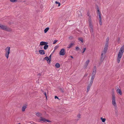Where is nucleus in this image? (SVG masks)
Returning a JSON list of instances; mask_svg holds the SVG:
<instances>
[{
	"label": "nucleus",
	"mask_w": 124,
	"mask_h": 124,
	"mask_svg": "<svg viewBox=\"0 0 124 124\" xmlns=\"http://www.w3.org/2000/svg\"><path fill=\"white\" fill-rule=\"evenodd\" d=\"M124 52V45L122 46L120 48L119 53L118 55L117 58V62L119 63L120 62L121 58L123 55V53Z\"/></svg>",
	"instance_id": "1"
},
{
	"label": "nucleus",
	"mask_w": 124,
	"mask_h": 124,
	"mask_svg": "<svg viewBox=\"0 0 124 124\" xmlns=\"http://www.w3.org/2000/svg\"><path fill=\"white\" fill-rule=\"evenodd\" d=\"M0 29L8 32H11L12 31L11 29L9 28L6 25L0 24Z\"/></svg>",
	"instance_id": "2"
},
{
	"label": "nucleus",
	"mask_w": 124,
	"mask_h": 124,
	"mask_svg": "<svg viewBox=\"0 0 124 124\" xmlns=\"http://www.w3.org/2000/svg\"><path fill=\"white\" fill-rule=\"evenodd\" d=\"M112 103L113 106L115 107L116 109L117 108V105L116 102L114 92H113L112 94Z\"/></svg>",
	"instance_id": "3"
},
{
	"label": "nucleus",
	"mask_w": 124,
	"mask_h": 124,
	"mask_svg": "<svg viewBox=\"0 0 124 124\" xmlns=\"http://www.w3.org/2000/svg\"><path fill=\"white\" fill-rule=\"evenodd\" d=\"M10 47L9 46L7 47L5 49L6 53L5 56L7 59H8L9 57V55L10 53Z\"/></svg>",
	"instance_id": "4"
},
{
	"label": "nucleus",
	"mask_w": 124,
	"mask_h": 124,
	"mask_svg": "<svg viewBox=\"0 0 124 124\" xmlns=\"http://www.w3.org/2000/svg\"><path fill=\"white\" fill-rule=\"evenodd\" d=\"M105 57V54H103V53H102L101 54V59H100V64H101L103 62L104 60Z\"/></svg>",
	"instance_id": "5"
},
{
	"label": "nucleus",
	"mask_w": 124,
	"mask_h": 124,
	"mask_svg": "<svg viewBox=\"0 0 124 124\" xmlns=\"http://www.w3.org/2000/svg\"><path fill=\"white\" fill-rule=\"evenodd\" d=\"M87 15L88 17V23L92 22L91 16L90 15L89 12V11L87 12Z\"/></svg>",
	"instance_id": "6"
},
{
	"label": "nucleus",
	"mask_w": 124,
	"mask_h": 124,
	"mask_svg": "<svg viewBox=\"0 0 124 124\" xmlns=\"http://www.w3.org/2000/svg\"><path fill=\"white\" fill-rule=\"evenodd\" d=\"M88 84L87 87V92H88L89 91L90 88H91L92 84L93 83H91V82H89V83L88 82Z\"/></svg>",
	"instance_id": "7"
},
{
	"label": "nucleus",
	"mask_w": 124,
	"mask_h": 124,
	"mask_svg": "<svg viewBox=\"0 0 124 124\" xmlns=\"http://www.w3.org/2000/svg\"><path fill=\"white\" fill-rule=\"evenodd\" d=\"M65 49H62L60 52L59 54L60 55H65Z\"/></svg>",
	"instance_id": "8"
},
{
	"label": "nucleus",
	"mask_w": 124,
	"mask_h": 124,
	"mask_svg": "<svg viewBox=\"0 0 124 124\" xmlns=\"http://www.w3.org/2000/svg\"><path fill=\"white\" fill-rule=\"evenodd\" d=\"M88 23L89 26L91 28L90 30V31L92 32H93V30L92 22L89 23Z\"/></svg>",
	"instance_id": "9"
},
{
	"label": "nucleus",
	"mask_w": 124,
	"mask_h": 124,
	"mask_svg": "<svg viewBox=\"0 0 124 124\" xmlns=\"http://www.w3.org/2000/svg\"><path fill=\"white\" fill-rule=\"evenodd\" d=\"M39 54L41 55H44L45 54V51L43 50H40L39 51Z\"/></svg>",
	"instance_id": "10"
},
{
	"label": "nucleus",
	"mask_w": 124,
	"mask_h": 124,
	"mask_svg": "<svg viewBox=\"0 0 124 124\" xmlns=\"http://www.w3.org/2000/svg\"><path fill=\"white\" fill-rule=\"evenodd\" d=\"M48 43L44 41H41L40 42V45L41 46L45 45H47L48 44Z\"/></svg>",
	"instance_id": "11"
},
{
	"label": "nucleus",
	"mask_w": 124,
	"mask_h": 124,
	"mask_svg": "<svg viewBox=\"0 0 124 124\" xmlns=\"http://www.w3.org/2000/svg\"><path fill=\"white\" fill-rule=\"evenodd\" d=\"M116 92L117 93H119L120 95L122 94V92L121 90L119 89H118L116 90Z\"/></svg>",
	"instance_id": "12"
},
{
	"label": "nucleus",
	"mask_w": 124,
	"mask_h": 124,
	"mask_svg": "<svg viewBox=\"0 0 124 124\" xmlns=\"http://www.w3.org/2000/svg\"><path fill=\"white\" fill-rule=\"evenodd\" d=\"M95 77V76L92 75L91 80L89 82L93 83Z\"/></svg>",
	"instance_id": "13"
},
{
	"label": "nucleus",
	"mask_w": 124,
	"mask_h": 124,
	"mask_svg": "<svg viewBox=\"0 0 124 124\" xmlns=\"http://www.w3.org/2000/svg\"><path fill=\"white\" fill-rule=\"evenodd\" d=\"M27 108V106L26 105L23 106L22 108V111L23 112L24 111H25V109Z\"/></svg>",
	"instance_id": "14"
},
{
	"label": "nucleus",
	"mask_w": 124,
	"mask_h": 124,
	"mask_svg": "<svg viewBox=\"0 0 124 124\" xmlns=\"http://www.w3.org/2000/svg\"><path fill=\"white\" fill-rule=\"evenodd\" d=\"M43 59L44 60H46L48 64H49V62H49V59H48V57L46 56V57H45V58H44Z\"/></svg>",
	"instance_id": "15"
},
{
	"label": "nucleus",
	"mask_w": 124,
	"mask_h": 124,
	"mask_svg": "<svg viewBox=\"0 0 124 124\" xmlns=\"http://www.w3.org/2000/svg\"><path fill=\"white\" fill-rule=\"evenodd\" d=\"M40 121H42L44 122H46V119L42 117H40Z\"/></svg>",
	"instance_id": "16"
},
{
	"label": "nucleus",
	"mask_w": 124,
	"mask_h": 124,
	"mask_svg": "<svg viewBox=\"0 0 124 124\" xmlns=\"http://www.w3.org/2000/svg\"><path fill=\"white\" fill-rule=\"evenodd\" d=\"M52 54H51L48 57V59L49 60V62H49V64H50L51 63V60Z\"/></svg>",
	"instance_id": "17"
},
{
	"label": "nucleus",
	"mask_w": 124,
	"mask_h": 124,
	"mask_svg": "<svg viewBox=\"0 0 124 124\" xmlns=\"http://www.w3.org/2000/svg\"><path fill=\"white\" fill-rule=\"evenodd\" d=\"M36 115L38 117L41 116L42 115V114L39 112L36 113Z\"/></svg>",
	"instance_id": "18"
},
{
	"label": "nucleus",
	"mask_w": 124,
	"mask_h": 124,
	"mask_svg": "<svg viewBox=\"0 0 124 124\" xmlns=\"http://www.w3.org/2000/svg\"><path fill=\"white\" fill-rule=\"evenodd\" d=\"M77 117H78V119L76 120L78 121L81 118V115L80 114H78L77 115Z\"/></svg>",
	"instance_id": "19"
},
{
	"label": "nucleus",
	"mask_w": 124,
	"mask_h": 124,
	"mask_svg": "<svg viewBox=\"0 0 124 124\" xmlns=\"http://www.w3.org/2000/svg\"><path fill=\"white\" fill-rule=\"evenodd\" d=\"M109 40V38L108 37L107 38L106 40V42L105 45H108V41Z\"/></svg>",
	"instance_id": "20"
},
{
	"label": "nucleus",
	"mask_w": 124,
	"mask_h": 124,
	"mask_svg": "<svg viewBox=\"0 0 124 124\" xmlns=\"http://www.w3.org/2000/svg\"><path fill=\"white\" fill-rule=\"evenodd\" d=\"M49 28L48 27H47V28L45 29L44 30V33H46L48 31L49 29Z\"/></svg>",
	"instance_id": "21"
},
{
	"label": "nucleus",
	"mask_w": 124,
	"mask_h": 124,
	"mask_svg": "<svg viewBox=\"0 0 124 124\" xmlns=\"http://www.w3.org/2000/svg\"><path fill=\"white\" fill-rule=\"evenodd\" d=\"M55 66L57 68H59L60 67V65L59 63H56Z\"/></svg>",
	"instance_id": "22"
},
{
	"label": "nucleus",
	"mask_w": 124,
	"mask_h": 124,
	"mask_svg": "<svg viewBox=\"0 0 124 124\" xmlns=\"http://www.w3.org/2000/svg\"><path fill=\"white\" fill-rule=\"evenodd\" d=\"M108 45H105L104 47V49L107 51V50H108Z\"/></svg>",
	"instance_id": "23"
},
{
	"label": "nucleus",
	"mask_w": 124,
	"mask_h": 124,
	"mask_svg": "<svg viewBox=\"0 0 124 124\" xmlns=\"http://www.w3.org/2000/svg\"><path fill=\"white\" fill-rule=\"evenodd\" d=\"M48 45H45L44 46V49L45 50L48 47Z\"/></svg>",
	"instance_id": "24"
},
{
	"label": "nucleus",
	"mask_w": 124,
	"mask_h": 124,
	"mask_svg": "<svg viewBox=\"0 0 124 124\" xmlns=\"http://www.w3.org/2000/svg\"><path fill=\"white\" fill-rule=\"evenodd\" d=\"M89 62L90 61L89 60H88L86 62V67L88 65Z\"/></svg>",
	"instance_id": "25"
},
{
	"label": "nucleus",
	"mask_w": 124,
	"mask_h": 124,
	"mask_svg": "<svg viewBox=\"0 0 124 124\" xmlns=\"http://www.w3.org/2000/svg\"><path fill=\"white\" fill-rule=\"evenodd\" d=\"M96 68L95 66L94 67L93 72H96Z\"/></svg>",
	"instance_id": "26"
},
{
	"label": "nucleus",
	"mask_w": 124,
	"mask_h": 124,
	"mask_svg": "<svg viewBox=\"0 0 124 124\" xmlns=\"http://www.w3.org/2000/svg\"><path fill=\"white\" fill-rule=\"evenodd\" d=\"M101 119L103 122H104L106 120V119L104 118H103L102 117L101 118Z\"/></svg>",
	"instance_id": "27"
},
{
	"label": "nucleus",
	"mask_w": 124,
	"mask_h": 124,
	"mask_svg": "<svg viewBox=\"0 0 124 124\" xmlns=\"http://www.w3.org/2000/svg\"><path fill=\"white\" fill-rule=\"evenodd\" d=\"M98 16H99V20H102V18H101V14H99Z\"/></svg>",
	"instance_id": "28"
},
{
	"label": "nucleus",
	"mask_w": 124,
	"mask_h": 124,
	"mask_svg": "<svg viewBox=\"0 0 124 124\" xmlns=\"http://www.w3.org/2000/svg\"><path fill=\"white\" fill-rule=\"evenodd\" d=\"M97 12L98 14V15L101 14V12L98 8H97Z\"/></svg>",
	"instance_id": "29"
},
{
	"label": "nucleus",
	"mask_w": 124,
	"mask_h": 124,
	"mask_svg": "<svg viewBox=\"0 0 124 124\" xmlns=\"http://www.w3.org/2000/svg\"><path fill=\"white\" fill-rule=\"evenodd\" d=\"M106 52L107 51L106 50L104 49V50L102 52V53L103 54H105Z\"/></svg>",
	"instance_id": "30"
},
{
	"label": "nucleus",
	"mask_w": 124,
	"mask_h": 124,
	"mask_svg": "<svg viewBox=\"0 0 124 124\" xmlns=\"http://www.w3.org/2000/svg\"><path fill=\"white\" fill-rule=\"evenodd\" d=\"M10 1L12 2H16L17 1V0H9Z\"/></svg>",
	"instance_id": "31"
},
{
	"label": "nucleus",
	"mask_w": 124,
	"mask_h": 124,
	"mask_svg": "<svg viewBox=\"0 0 124 124\" xmlns=\"http://www.w3.org/2000/svg\"><path fill=\"white\" fill-rule=\"evenodd\" d=\"M73 43H71L69 45V46L68 47V48H70L71 46H72L73 45Z\"/></svg>",
	"instance_id": "32"
},
{
	"label": "nucleus",
	"mask_w": 124,
	"mask_h": 124,
	"mask_svg": "<svg viewBox=\"0 0 124 124\" xmlns=\"http://www.w3.org/2000/svg\"><path fill=\"white\" fill-rule=\"evenodd\" d=\"M78 39L79 41H81L82 42H83V40L82 39L79 38Z\"/></svg>",
	"instance_id": "33"
},
{
	"label": "nucleus",
	"mask_w": 124,
	"mask_h": 124,
	"mask_svg": "<svg viewBox=\"0 0 124 124\" xmlns=\"http://www.w3.org/2000/svg\"><path fill=\"white\" fill-rule=\"evenodd\" d=\"M96 72H93L92 74V75L95 76V75L96 74Z\"/></svg>",
	"instance_id": "34"
},
{
	"label": "nucleus",
	"mask_w": 124,
	"mask_h": 124,
	"mask_svg": "<svg viewBox=\"0 0 124 124\" xmlns=\"http://www.w3.org/2000/svg\"><path fill=\"white\" fill-rule=\"evenodd\" d=\"M60 91L62 92V93H64V91H63V90L61 88H60Z\"/></svg>",
	"instance_id": "35"
},
{
	"label": "nucleus",
	"mask_w": 124,
	"mask_h": 124,
	"mask_svg": "<svg viewBox=\"0 0 124 124\" xmlns=\"http://www.w3.org/2000/svg\"><path fill=\"white\" fill-rule=\"evenodd\" d=\"M99 21L100 24V25H101L102 24V20H99Z\"/></svg>",
	"instance_id": "36"
},
{
	"label": "nucleus",
	"mask_w": 124,
	"mask_h": 124,
	"mask_svg": "<svg viewBox=\"0 0 124 124\" xmlns=\"http://www.w3.org/2000/svg\"><path fill=\"white\" fill-rule=\"evenodd\" d=\"M58 41L57 40H55L54 42H53V44H54Z\"/></svg>",
	"instance_id": "37"
},
{
	"label": "nucleus",
	"mask_w": 124,
	"mask_h": 124,
	"mask_svg": "<svg viewBox=\"0 0 124 124\" xmlns=\"http://www.w3.org/2000/svg\"><path fill=\"white\" fill-rule=\"evenodd\" d=\"M44 95L45 96L46 99H47V97L46 93V92H45L44 93Z\"/></svg>",
	"instance_id": "38"
},
{
	"label": "nucleus",
	"mask_w": 124,
	"mask_h": 124,
	"mask_svg": "<svg viewBox=\"0 0 124 124\" xmlns=\"http://www.w3.org/2000/svg\"><path fill=\"white\" fill-rule=\"evenodd\" d=\"M41 75H42V74L41 73H39L38 74L37 76L38 77H40V76H41Z\"/></svg>",
	"instance_id": "39"
},
{
	"label": "nucleus",
	"mask_w": 124,
	"mask_h": 124,
	"mask_svg": "<svg viewBox=\"0 0 124 124\" xmlns=\"http://www.w3.org/2000/svg\"><path fill=\"white\" fill-rule=\"evenodd\" d=\"M66 0H62V3H63L64 2H66Z\"/></svg>",
	"instance_id": "40"
},
{
	"label": "nucleus",
	"mask_w": 124,
	"mask_h": 124,
	"mask_svg": "<svg viewBox=\"0 0 124 124\" xmlns=\"http://www.w3.org/2000/svg\"><path fill=\"white\" fill-rule=\"evenodd\" d=\"M46 121L49 122H51V121H50L47 119H46Z\"/></svg>",
	"instance_id": "41"
},
{
	"label": "nucleus",
	"mask_w": 124,
	"mask_h": 124,
	"mask_svg": "<svg viewBox=\"0 0 124 124\" xmlns=\"http://www.w3.org/2000/svg\"><path fill=\"white\" fill-rule=\"evenodd\" d=\"M76 49L77 50H78L79 49V48L77 46L76 47Z\"/></svg>",
	"instance_id": "42"
},
{
	"label": "nucleus",
	"mask_w": 124,
	"mask_h": 124,
	"mask_svg": "<svg viewBox=\"0 0 124 124\" xmlns=\"http://www.w3.org/2000/svg\"><path fill=\"white\" fill-rule=\"evenodd\" d=\"M55 99H56V98H57V99H59V98H58V97H57V96H55Z\"/></svg>",
	"instance_id": "43"
},
{
	"label": "nucleus",
	"mask_w": 124,
	"mask_h": 124,
	"mask_svg": "<svg viewBox=\"0 0 124 124\" xmlns=\"http://www.w3.org/2000/svg\"><path fill=\"white\" fill-rule=\"evenodd\" d=\"M69 38L70 39H72L73 38V37L72 36H70L69 37Z\"/></svg>",
	"instance_id": "44"
},
{
	"label": "nucleus",
	"mask_w": 124,
	"mask_h": 124,
	"mask_svg": "<svg viewBox=\"0 0 124 124\" xmlns=\"http://www.w3.org/2000/svg\"><path fill=\"white\" fill-rule=\"evenodd\" d=\"M55 3L56 4H58L59 3V2H58L57 1H56L55 2Z\"/></svg>",
	"instance_id": "45"
},
{
	"label": "nucleus",
	"mask_w": 124,
	"mask_h": 124,
	"mask_svg": "<svg viewBox=\"0 0 124 124\" xmlns=\"http://www.w3.org/2000/svg\"><path fill=\"white\" fill-rule=\"evenodd\" d=\"M83 49L84 50V51L82 52V53H83L85 51V48H83Z\"/></svg>",
	"instance_id": "46"
},
{
	"label": "nucleus",
	"mask_w": 124,
	"mask_h": 124,
	"mask_svg": "<svg viewBox=\"0 0 124 124\" xmlns=\"http://www.w3.org/2000/svg\"><path fill=\"white\" fill-rule=\"evenodd\" d=\"M60 5H61V4H60V3H59L58 4V7H59V6Z\"/></svg>",
	"instance_id": "47"
},
{
	"label": "nucleus",
	"mask_w": 124,
	"mask_h": 124,
	"mask_svg": "<svg viewBox=\"0 0 124 124\" xmlns=\"http://www.w3.org/2000/svg\"><path fill=\"white\" fill-rule=\"evenodd\" d=\"M41 91L43 93L44 92V91L42 89H41Z\"/></svg>",
	"instance_id": "48"
},
{
	"label": "nucleus",
	"mask_w": 124,
	"mask_h": 124,
	"mask_svg": "<svg viewBox=\"0 0 124 124\" xmlns=\"http://www.w3.org/2000/svg\"><path fill=\"white\" fill-rule=\"evenodd\" d=\"M70 57L72 58H73V57L72 56H70Z\"/></svg>",
	"instance_id": "49"
},
{
	"label": "nucleus",
	"mask_w": 124,
	"mask_h": 124,
	"mask_svg": "<svg viewBox=\"0 0 124 124\" xmlns=\"http://www.w3.org/2000/svg\"><path fill=\"white\" fill-rule=\"evenodd\" d=\"M18 124H20V123H19Z\"/></svg>",
	"instance_id": "50"
},
{
	"label": "nucleus",
	"mask_w": 124,
	"mask_h": 124,
	"mask_svg": "<svg viewBox=\"0 0 124 124\" xmlns=\"http://www.w3.org/2000/svg\"><path fill=\"white\" fill-rule=\"evenodd\" d=\"M36 52H37V51H36Z\"/></svg>",
	"instance_id": "51"
}]
</instances>
